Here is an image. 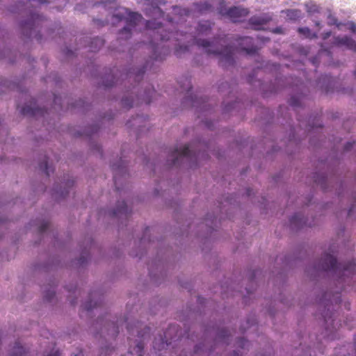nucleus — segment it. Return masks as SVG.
<instances>
[{"label":"nucleus","instance_id":"1","mask_svg":"<svg viewBox=\"0 0 356 356\" xmlns=\"http://www.w3.org/2000/svg\"><path fill=\"white\" fill-rule=\"evenodd\" d=\"M305 273L311 278L320 275L332 277L337 286L334 292L326 291L319 298V302L325 308L322 314L325 330V337L330 340L337 338L336 332L341 325L332 310L335 305L341 302L339 293L346 290V285L356 282V265L355 261L338 263L331 254L325 253L321 257L309 264L305 269Z\"/></svg>","mask_w":356,"mask_h":356},{"label":"nucleus","instance_id":"2","mask_svg":"<svg viewBox=\"0 0 356 356\" xmlns=\"http://www.w3.org/2000/svg\"><path fill=\"white\" fill-rule=\"evenodd\" d=\"M165 3V0H146L143 9L147 16L153 18L146 21L145 26L152 32L150 34L153 37L150 41L152 48L151 58L154 60H161L170 51L169 46L161 45L158 42L159 41L163 42L175 40L177 42L181 40V37H184V40L189 41L193 38L186 32L184 33L179 29L175 32L170 31V28H166L161 22L157 21V19L164 17V13L160 7Z\"/></svg>","mask_w":356,"mask_h":356},{"label":"nucleus","instance_id":"3","mask_svg":"<svg viewBox=\"0 0 356 356\" xmlns=\"http://www.w3.org/2000/svg\"><path fill=\"white\" fill-rule=\"evenodd\" d=\"M128 318H120L115 321L110 319V316L104 318L99 317L95 323L92 324L90 327L91 333L95 334L96 337H99L105 341L107 343L110 340L114 339L120 332V327L124 323L126 324L127 332L129 334L128 339L131 343V337H137L134 341V345L130 344L129 355H136L137 356L143 355L144 341L149 337L150 328L147 326L143 327L141 324L138 323L137 325L133 326Z\"/></svg>","mask_w":356,"mask_h":356},{"label":"nucleus","instance_id":"4","mask_svg":"<svg viewBox=\"0 0 356 356\" xmlns=\"http://www.w3.org/2000/svg\"><path fill=\"white\" fill-rule=\"evenodd\" d=\"M116 0H106V1H97L91 3L89 1L77 3L75 6V10L81 13L87 11L88 8L92 7H102L108 15L104 19H95L94 22L98 26H104L106 24H111L113 26L116 25L118 23L124 21L126 25L118 33V40H127L131 36L132 29H134L143 19V15L138 13L132 11L130 9L119 6L113 7L111 4Z\"/></svg>","mask_w":356,"mask_h":356},{"label":"nucleus","instance_id":"5","mask_svg":"<svg viewBox=\"0 0 356 356\" xmlns=\"http://www.w3.org/2000/svg\"><path fill=\"white\" fill-rule=\"evenodd\" d=\"M147 65L140 67H133L126 70L124 73L120 74L121 79L124 81L126 91L121 99L123 108L129 109L134 106L145 103L149 104L156 95V92L150 84L143 88L138 84L132 86V82L138 83L145 74Z\"/></svg>","mask_w":356,"mask_h":356},{"label":"nucleus","instance_id":"6","mask_svg":"<svg viewBox=\"0 0 356 356\" xmlns=\"http://www.w3.org/2000/svg\"><path fill=\"white\" fill-rule=\"evenodd\" d=\"M230 338L228 330L216 326L208 327L204 330L201 341L195 346L193 356H211L217 346L229 344Z\"/></svg>","mask_w":356,"mask_h":356},{"label":"nucleus","instance_id":"7","mask_svg":"<svg viewBox=\"0 0 356 356\" xmlns=\"http://www.w3.org/2000/svg\"><path fill=\"white\" fill-rule=\"evenodd\" d=\"M194 42L202 47L207 55H213L218 57L219 63L223 67H229L234 63V50L229 45L223 46L218 44L217 39L210 42L204 39L193 38Z\"/></svg>","mask_w":356,"mask_h":356},{"label":"nucleus","instance_id":"8","mask_svg":"<svg viewBox=\"0 0 356 356\" xmlns=\"http://www.w3.org/2000/svg\"><path fill=\"white\" fill-rule=\"evenodd\" d=\"M44 21L43 16L38 12L29 10L26 18L19 22V29L23 36L26 39H35L37 42H42V35L40 33V27Z\"/></svg>","mask_w":356,"mask_h":356},{"label":"nucleus","instance_id":"9","mask_svg":"<svg viewBox=\"0 0 356 356\" xmlns=\"http://www.w3.org/2000/svg\"><path fill=\"white\" fill-rule=\"evenodd\" d=\"M178 83L180 85L181 89L183 91L186 92V95L183 101V104L184 106H191L193 108H195L197 113L204 112L209 109L210 104L207 102V101H206L205 98L193 95L191 92L192 83L188 77L184 78V83H182L181 81H179Z\"/></svg>","mask_w":356,"mask_h":356},{"label":"nucleus","instance_id":"10","mask_svg":"<svg viewBox=\"0 0 356 356\" xmlns=\"http://www.w3.org/2000/svg\"><path fill=\"white\" fill-rule=\"evenodd\" d=\"M184 160L190 163H197V156L188 145L172 149L167 159V164L170 167L177 166L181 165Z\"/></svg>","mask_w":356,"mask_h":356},{"label":"nucleus","instance_id":"11","mask_svg":"<svg viewBox=\"0 0 356 356\" xmlns=\"http://www.w3.org/2000/svg\"><path fill=\"white\" fill-rule=\"evenodd\" d=\"M149 274L156 284H160L159 277L165 275L166 269L168 268L167 256L162 252L157 254L156 257L147 264Z\"/></svg>","mask_w":356,"mask_h":356},{"label":"nucleus","instance_id":"12","mask_svg":"<svg viewBox=\"0 0 356 356\" xmlns=\"http://www.w3.org/2000/svg\"><path fill=\"white\" fill-rule=\"evenodd\" d=\"M180 335L178 327L176 325H170L165 331L163 336L160 334L158 338L154 339L153 348L157 350L165 349L171 343V341L179 338Z\"/></svg>","mask_w":356,"mask_h":356},{"label":"nucleus","instance_id":"13","mask_svg":"<svg viewBox=\"0 0 356 356\" xmlns=\"http://www.w3.org/2000/svg\"><path fill=\"white\" fill-rule=\"evenodd\" d=\"M103 302V297L99 292H92L90 293L88 300L85 302L82 306L81 316L86 313V316L92 317V316L98 311V307Z\"/></svg>","mask_w":356,"mask_h":356},{"label":"nucleus","instance_id":"14","mask_svg":"<svg viewBox=\"0 0 356 356\" xmlns=\"http://www.w3.org/2000/svg\"><path fill=\"white\" fill-rule=\"evenodd\" d=\"M74 180L69 174H65L61 180L60 185L56 184L53 189V196L56 198H64L70 193V189L73 186Z\"/></svg>","mask_w":356,"mask_h":356},{"label":"nucleus","instance_id":"15","mask_svg":"<svg viewBox=\"0 0 356 356\" xmlns=\"http://www.w3.org/2000/svg\"><path fill=\"white\" fill-rule=\"evenodd\" d=\"M220 13L222 16H225L231 19L233 22H239L242 17H245L248 15V10L241 6H231L221 8Z\"/></svg>","mask_w":356,"mask_h":356},{"label":"nucleus","instance_id":"16","mask_svg":"<svg viewBox=\"0 0 356 356\" xmlns=\"http://www.w3.org/2000/svg\"><path fill=\"white\" fill-rule=\"evenodd\" d=\"M92 239L90 237H88L86 239V245L84 243L83 244H80L81 252L79 257L73 261V265H75L78 268H83L88 264V261L90 259L88 246H92Z\"/></svg>","mask_w":356,"mask_h":356},{"label":"nucleus","instance_id":"17","mask_svg":"<svg viewBox=\"0 0 356 356\" xmlns=\"http://www.w3.org/2000/svg\"><path fill=\"white\" fill-rule=\"evenodd\" d=\"M111 166L113 171V180L115 188L118 191H120V178L124 177L127 173L126 163L122 159H120L117 163H111Z\"/></svg>","mask_w":356,"mask_h":356},{"label":"nucleus","instance_id":"18","mask_svg":"<svg viewBox=\"0 0 356 356\" xmlns=\"http://www.w3.org/2000/svg\"><path fill=\"white\" fill-rule=\"evenodd\" d=\"M289 222L291 228L293 230H298L305 226L312 227L315 225L313 218H306L302 213H295L291 217Z\"/></svg>","mask_w":356,"mask_h":356},{"label":"nucleus","instance_id":"19","mask_svg":"<svg viewBox=\"0 0 356 356\" xmlns=\"http://www.w3.org/2000/svg\"><path fill=\"white\" fill-rule=\"evenodd\" d=\"M234 39L236 45L241 50L245 51L248 54H254L256 52V48L254 46V41L252 38L249 36H239L236 35L232 37Z\"/></svg>","mask_w":356,"mask_h":356},{"label":"nucleus","instance_id":"20","mask_svg":"<svg viewBox=\"0 0 356 356\" xmlns=\"http://www.w3.org/2000/svg\"><path fill=\"white\" fill-rule=\"evenodd\" d=\"M20 112L24 115L35 118L44 117L47 113V110L40 107L35 101L22 107Z\"/></svg>","mask_w":356,"mask_h":356},{"label":"nucleus","instance_id":"21","mask_svg":"<svg viewBox=\"0 0 356 356\" xmlns=\"http://www.w3.org/2000/svg\"><path fill=\"white\" fill-rule=\"evenodd\" d=\"M271 19L272 17L268 14H262L251 17L249 19L248 24L250 27L254 30H264L265 26L267 25Z\"/></svg>","mask_w":356,"mask_h":356},{"label":"nucleus","instance_id":"22","mask_svg":"<svg viewBox=\"0 0 356 356\" xmlns=\"http://www.w3.org/2000/svg\"><path fill=\"white\" fill-rule=\"evenodd\" d=\"M31 225L35 227L39 234L42 236L51 234L54 238L56 237L54 232L50 231V224L45 218H36L31 222Z\"/></svg>","mask_w":356,"mask_h":356},{"label":"nucleus","instance_id":"23","mask_svg":"<svg viewBox=\"0 0 356 356\" xmlns=\"http://www.w3.org/2000/svg\"><path fill=\"white\" fill-rule=\"evenodd\" d=\"M131 212L127 204L124 202H118L115 209L108 212L109 216L118 220H127Z\"/></svg>","mask_w":356,"mask_h":356},{"label":"nucleus","instance_id":"24","mask_svg":"<svg viewBox=\"0 0 356 356\" xmlns=\"http://www.w3.org/2000/svg\"><path fill=\"white\" fill-rule=\"evenodd\" d=\"M150 234L151 229L149 227L145 228V230L143 231V236L140 238L139 241V250L138 251H131V255L132 257H139V259H142L145 245L147 243L151 242Z\"/></svg>","mask_w":356,"mask_h":356},{"label":"nucleus","instance_id":"25","mask_svg":"<svg viewBox=\"0 0 356 356\" xmlns=\"http://www.w3.org/2000/svg\"><path fill=\"white\" fill-rule=\"evenodd\" d=\"M172 14L177 16L175 17H170L167 16V20L170 23V26L173 29H175L176 27L174 25L175 22H178V21L180 19V17L188 16L190 15V10L188 8H182L181 6H172Z\"/></svg>","mask_w":356,"mask_h":356},{"label":"nucleus","instance_id":"26","mask_svg":"<svg viewBox=\"0 0 356 356\" xmlns=\"http://www.w3.org/2000/svg\"><path fill=\"white\" fill-rule=\"evenodd\" d=\"M315 182L324 190H333L334 188V186L332 185L333 179L323 173L316 175Z\"/></svg>","mask_w":356,"mask_h":356},{"label":"nucleus","instance_id":"27","mask_svg":"<svg viewBox=\"0 0 356 356\" xmlns=\"http://www.w3.org/2000/svg\"><path fill=\"white\" fill-rule=\"evenodd\" d=\"M194 10L200 13H207L212 12L213 8L209 1H202L193 3Z\"/></svg>","mask_w":356,"mask_h":356},{"label":"nucleus","instance_id":"28","mask_svg":"<svg viewBox=\"0 0 356 356\" xmlns=\"http://www.w3.org/2000/svg\"><path fill=\"white\" fill-rule=\"evenodd\" d=\"M44 293V300L47 302H52L56 298L54 283L49 284V286H42Z\"/></svg>","mask_w":356,"mask_h":356},{"label":"nucleus","instance_id":"29","mask_svg":"<svg viewBox=\"0 0 356 356\" xmlns=\"http://www.w3.org/2000/svg\"><path fill=\"white\" fill-rule=\"evenodd\" d=\"M212 28V23L210 21H200L197 26L198 35H208Z\"/></svg>","mask_w":356,"mask_h":356},{"label":"nucleus","instance_id":"30","mask_svg":"<svg viewBox=\"0 0 356 356\" xmlns=\"http://www.w3.org/2000/svg\"><path fill=\"white\" fill-rule=\"evenodd\" d=\"M331 77L327 75L322 76L317 82V86L323 90L325 92H329L330 86H331Z\"/></svg>","mask_w":356,"mask_h":356},{"label":"nucleus","instance_id":"31","mask_svg":"<svg viewBox=\"0 0 356 356\" xmlns=\"http://www.w3.org/2000/svg\"><path fill=\"white\" fill-rule=\"evenodd\" d=\"M303 95V92L301 91L300 93L297 92V94L291 95L289 101V105L294 109L301 107L302 105V95Z\"/></svg>","mask_w":356,"mask_h":356},{"label":"nucleus","instance_id":"32","mask_svg":"<svg viewBox=\"0 0 356 356\" xmlns=\"http://www.w3.org/2000/svg\"><path fill=\"white\" fill-rule=\"evenodd\" d=\"M104 41L102 38L96 37L92 38L89 44V51H99L104 45Z\"/></svg>","mask_w":356,"mask_h":356},{"label":"nucleus","instance_id":"33","mask_svg":"<svg viewBox=\"0 0 356 356\" xmlns=\"http://www.w3.org/2000/svg\"><path fill=\"white\" fill-rule=\"evenodd\" d=\"M39 168L40 170L48 177L50 176V173L54 171L51 165L49 163L48 158H45L40 163Z\"/></svg>","mask_w":356,"mask_h":356},{"label":"nucleus","instance_id":"34","mask_svg":"<svg viewBox=\"0 0 356 356\" xmlns=\"http://www.w3.org/2000/svg\"><path fill=\"white\" fill-rule=\"evenodd\" d=\"M99 129V124H92L88 127H86L83 132H78V135L81 136H86L88 137H91L93 134H96L98 130Z\"/></svg>","mask_w":356,"mask_h":356},{"label":"nucleus","instance_id":"35","mask_svg":"<svg viewBox=\"0 0 356 356\" xmlns=\"http://www.w3.org/2000/svg\"><path fill=\"white\" fill-rule=\"evenodd\" d=\"M298 120L299 121V127L301 129H305V131H311L314 129L315 127L317 126V123H314V121L312 122L310 119H309L307 122H304L298 118Z\"/></svg>","mask_w":356,"mask_h":356},{"label":"nucleus","instance_id":"36","mask_svg":"<svg viewBox=\"0 0 356 356\" xmlns=\"http://www.w3.org/2000/svg\"><path fill=\"white\" fill-rule=\"evenodd\" d=\"M67 104H69V106H70L72 108H79L82 110L83 111L86 110L87 102L84 99H79L78 100H76L74 102H68Z\"/></svg>","mask_w":356,"mask_h":356},{"label":"nucleus","instance_id":"37","mask_svg":"<svg viewBox=\"0 0 356 356\" xmlns=\"http://www.w3.org/2000/svg\"><path fill=\"white\" fill-rule=\"evenodd\" d=\"M282 12L284 13L287 18L291 20H296L301 17V12L299 10L289 9Z\"/></svg>","mask_w":356,"mask_h":356},{"label":"nucleus","instance_id":"38","mask_svg":"<svg viewBox=\"0 0 356 356\" xmlns=\"http://www.w3.org/2000/svg\"><path fill=\"white\" fill-rule=\"evenodd\" d=\"M298 32L305 35L306 38L310 39H315L318 38L317 33H312L308 27H301L298 29Z\"/></svg>","mask_w":356,"mask_h":356},{"label":"nucleus","instance_id":"39","mask_svg":"<svg viewBox=\"0 0 356 356\" xmlns=\"http://www.w3.org/2000/svg\"><path fill=\"white\" fill-rule=\"evenodd\" d=\"M144 120V116L137 115L135 118H133L127 122V125L129 127H140V125L139 124Z\"/></svg>","mask_w":356,"mask_h":356},{"label":"nucleus","instance_id":"40","mask_svg":"<svg viewBox=\"0 0 356 356\" xmlns=\"http://www.w3.org/2000/svg\"><path fill=\"white\" fill-rule=\"evenodd\" d=\"M218 91L222 94L225 92L231 94L233 91V89L231 88V86L228 82L222 81L218 84Z\"/></svg>","mask_w":356,"mask_h":356},{"label":"nucleus","instance_id":"41","mask_svg":"<svg viewBox=\"0 0 356 356\" xmlns=\"http://www.w3.org/2000/svg\"><path fill=\"white\" fill-rule=\"evenodd\" d=\"M8 59L10 63H14L15 60L13 58V51L10 49H5L0 51V59Z\"/></svg>","mask_w":356,"mask_h":356},{"label":"nucleus","instance_id":"42","mask_svg":"<svg viewBox=\"0 0 356 356\" xmlns=\"http://www.w3.org/2000/svg\"><path fill=\"white\" fill-rule=\"evenodd\" d=\"M249 345V342L243 338L236 339V348H241L243 350H248Z\"/></svg>","mask_w":356,"mask_h":356},{"label":"nucleus","instance_id":"43","mask_svg":"<svg viewBox=\"0 0 356 356\" xmlns=\"http://www.w3.org/2000/svg\"><path fill=\"white\" fill-rule=\"evenodd\" d=\"M175 54L177 57H181L182 54L188 51V46L184 44H175Z\"/></svg>","mask_w":356,"mask_h":356},{"label":"nucleus","instance_id":"44","mask_svg":"<svg viewBox=\"0 0 356 356\" xmlns=\"http://www.w3.org/2000/svg\"><path fill=\"white\" fill-rule=\"evenodd\" d=\"M216 219H214L212 215L207 214L204 219V224L209 229H214V227L216 226Z\"/></svg>","mask_w":356,"mask_h":356},{"label":"nucleus","instance_id":"45","mask_svg":"<svg viewBox=\"0 0 356 356\" xmlns=\"http://www.w3.org/2000/svg\"><path fill=\"white\" fill-rule=\"evenodd\" d=\"M255 324L256 320L253 317L249 318L246 321V325L245 326L244 325H241L240 327V330L242 332H243L248 328L253 327Z\"/></svg>","mask_w":356,"mask_h":356},{"label":"nucleus","instance_id":"46","mask_svg":"<svg viewBox=\"0 0 356 356\" xmlns=\"http://www.w3.org/2000/svg\"><path fill=\"white\" fill-rule=\"evenodd\" d=\"M112 74H114V72H112ZM118 79H116L114 74H112L111 80H108V79H104L103 84L105 87H111L114 86L115 84L118 83Z\"/></svg>","mask_w":356,"mask_h":356},{"label":"nucleus","instance_id":"47","mask_svg":"<svg viewBox=\"0 0 356 356\" xmlns=\"http://www.w3.org/2000/svg\"><path fill=\"white\" fill-rule=\"evenodd\" d=\"M111 352V347L110 344H103L101 347L100 356H106L109 353Z\"/></svg>","mask_w":356,"mask_h":356},{"label":"nucleus","instance_id":"48","mask_svg":"<svg viewBox=\"0 0 356 356\" xmlns=\"http://www.w3.org/2000/svg\"><path fill=\"white\" fill-rule=\"evenodd\" d=\"M327 24L330 25V26H332V25H336L337 26H339V24L337 22V19H336V17L332 15H329V16L327 17Z\"/></svg>","mask_w":356,"mask_h":356},{"label":"nucleus","instance_id":"49","mask_svg":"<svg viewBox=\"0 0 356 356\" xmlns=\"http://www.w3.org/2000/svg\"><path fill=\"white\" fill-rule=\"evenodd\" d=\"M289 140L291 143H297V139H296V130L294 129H291V132L289 136Z\"/></svg>","mask_w":356,"mask_h":356},{"label":"nucleus","instance_id":"50","mask_svg":"<svg viewBox=\"0 0 356 356\" xmlns=\"http://www.w3.org/2000/svg\"><path fill=\"white\" fill-rule=\"evenodd\" d=\"M236 106V102H231L227 103V104H225L224 106V111L225 112H229L232 111Z\"/></svg>","mask_w":356,"mask_h":356},{"label":"nucleus","instance_id":"51","mask_svg":"<svg viewBox=\"0 0 356 356\" xmlns=\"http://www.w3.org/2000/svg\"><path fill=\"white\" fill-rule=\"evenodd\" d=\"M91 148L94 152H98L100 155H102V147L100 145L97 143H91Z\"/></svg>","mask_w":356,"mask_h":356},{"label":"nucleus","instance_id":"52","mask_svg":"<svg viewBox=\"0 0 356 356\" xmlns=\"http://www.w3.org/2000/svg\"><path fill=\"white\" fill-rule=\"evenodd\" d=\"M4 87H8L9 88V85H8V81L6 79H1L0 80V92H3V88Z\"/></svg>","mask_w":356,"mask_h":356},{"label":"nucleus","instance_id":"53","mask_svg":"<svg viewBox=\"0 0 356 356\" xmlns=\"http://www.w3.org/2000/svg\"><path fill=\"white\" fill-rule=\"evenodd\" d=\"M354 198H355L354 203L347 212V215L348 217H351V216L353 214L355 210L356 209V197H355Z\"/></svg>","mask_w":356,"mask_h":356},{"label":"nucleus","instance_id":"54","mask_svg":"<svg viewBox=\"0 0 356 356\" xmlns=\"http://www.w3.org/2000/svg\"><path fill=\"white\" fill-rule=\"evenodd\" d=\"M61 99L60 97H57L56 95H54V106H60V108L61 110L63 109V106L61 104Z\"/></svg>","mask_w":356,"mask_h":356},{"label":"nucleus","instance_id":"55","mask_svg":"<svg viewBox=\"0 0 356 356\" xmlns=\"http://www.w3.org/2000/svg\"><path fill=\"white\" fill-rule=\"evenodd\" d=\"M353 145H354V142H351V141L346 142L343 147L344 151L348 152V151L350 150L353 148Z\"/></svg>","mask_w":356,"mask_h":356},{"label":"nucleus","instance_id":"56","mask_svg":"<svg viewBox=\"0 0 356 356\" xmlns=\"http://www.w3.org/2000/svg\"><path fill=\"white\" fill-rule=\"evenodd\" d=\"M43 356H59V351L58 350H52Z\"/></svg>","mask_w":356,"mask_h":356},{"label":"nucleus","instance_id":"57","mask_svg":"<svg viewBox=\"0 0 356 356\" xmlns=\"http://www.w3.org/2000/svg\"><path fill=\"white\" fill-rule=\"evenodd\" d=\"M204 124L205 126L209 129H213V124L212 122L208 120H206L204 121Z\"/></svg>","mask_w":356,"mask_h":356},{"label":"nucleus","instance_id":"58","mask_svg":"<svg viewBox=\"0 0 356 356\" xmlns=\"http://www.w3.org/2000/svg\"><path fill=\"white\" fill-rule=\"evenodd\" d=\"M331 35V31H326L322 33L321 38L323 40H327Z\"/></svg>","mask_w":356,"mask_h":356},{"label":"nucleus","instance_id":"59","mask_svg":"<svg viewBox=\"0 0 356 356\" xmlns=\"http://www.w3.org/2000/svg\"><path fill=\"white\" fill-rule=\"evenodd\" d=\"M307 11L309 12V13L316 12L317 10V7L315 5L312 6L311 7H309L307 5Z\"/></svg>","mask_w":356,"mask_h":356},{"label":"nucleus","instance_id":"60","mask_svg":"<svg viewBox=\"0 0 356 356\" xmlns=\"http://www.w3.org/2000/svg\"><path fill=\"white\" fill-rule=\"evenodd\" d=\"M229 356H241V352L239 350H234Z\"/></svg>","mask_w":356,"mask_h":356},{"label":"nucleus","instance_id":"61","mask_svg":"<svg viewBox=\"0 0 356 356\" xmlns=\"http://www.w3.org/2000/svg\"><path fill=\"white\" fill-rule=\"evenodd\" d=\"M313 22L315 24V26L318 28V30H320L322 28L321 23L318 20H313Z\"/></svg>","mask_w":356,"mask_h":356},{"label":"nucleus","instance_id":"62","mask_svg":"<svg viewBox=\"0 0 356 356\" xmlns=\"http://www.w3.org/2000/svg\"><path fill=\"white\" fill-rule=\"evenodd\" d=\"M112 118L111 114L109 113V115H104V117H102V122L106 120V119H108V120H111Z\"/></svg>","mask_w":356,"mask_h":356},{"label":"nucleus","instance_id":"63","mask_svg":"<svg viewBox=\"0 0 356 356\" xmlns=\"http://www.w3.org/2000/svg\"><path fill=\"white\" fill-rule=\"evenodd\" d=\"M74 52L71 49H66V54L68 56H72L74 55Z\"/></svg>","mask_w":356,"mask_h":356},{"label":"nucleus","instance_id":"64","mask_svg":"<svg viewBox=\"0 0 356 356\" xmlns=\"http://www.w3.org/2000/svg\"><path fill=\"white\" fill-rule=\"evenodd\" d=\"M73 356H83V353L82 350H79V353L76 354H74Z\"/></svg>","mask_w":356,"mask_h":356}]
</instances>
